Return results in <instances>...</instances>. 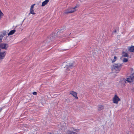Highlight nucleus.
Returning a JSON list of instances; mask_svg holds the SVG:
<instances>
[{"instance_id":"nucleus-9","label":"nucleus","mask_w":134,"mask_h":134,"mask_svg":"<svg viewBox=\"0 0 134 134\" xmlns=\"http://www.w3.org/2000/svg\"><path fill=\"white\" fill-rule=\"evenodd\" d=\"M127 81L129 82H131L134 80V73L130 75V77L127 78Z\"/></svg>"},{"instance_id":"nucleus-8","label":"nucleus","mask_w":134,"mask_h":134,"mask_svg":"<svg viewBox=\"0 0 134 134\" xmlns=\"http://www.w3.org/2000/svg\"><path fill=\"white\" fill-rule=\"evenodd\" d=\"M66 126V124L64 122H62L60 124L58 125V127L60 129H64Z\"/></svg>"},{"instance_id":"nucleus-1","label":"nucleus","mask_w":134,"mask_h":134,"mask_svg":"<svg viewBox=\"0 0 134 134\" xmlns=\"http://www.w3.org/2000/svg\"><path fill=\"white\" fill-rule=\"evenodd\" d=\"M73 66V63L69 61L64 63L62 65V67L67 74L68 73V70Z\"/></svg>"},{"instance_id":"nucleus-7","label":"nucleus","mask_w":134,"mask_h":134,"mask_svg":"<svg viewBox=\"0 0 134 134\" xmlns=\"http://www.w3.org/2000/svg\"><path fill=\"white\" fill-rule=\"evenodd\" d=\"M9 47V45L7 43H1L0 44V47L3 49L6 50Z\"/></svg>"},{"instance_id":"nucleus-26","label":"nucleus","mask_w":134,"mask_h":134,"mask_svg":"<svg viewBox=\"0 0 134 134\" xmlns=\"http://www.w3.org/2000/svg\"><path fill=\"white\" fill-rule=\"evenodd\" d=\"M47 134H52L50 133H48Z\"/></svg>"},{"instance_id":"nucleus-16","label":"nucleus","mask_w":134,"mask_h":134,"mask_svg":"<svg viewBox=\"0 0 134 134\" xmlns=\"http://www.w3.org/2000/svg\"><path fill=\"white\" fill-rule=\"evenodd\" d=\"M66 134H77L76 132L71 131L68 130L67 131Z\"/></svg>"},{"instance_id":"nucleus-2","label":"nucleus","mask_w":134,"mask_h":134,"mask_svg":"<svg viewBox=\"0 0 134 134\" xmlns=\"http://www.w3.org/2000/svg\"><path fill=\"white\" fill-rule=\"evenodd\" d=\"M122 65V64H114L112 67V70L114 72H119L121 69Z\"/></svg>"},{"instance_id":"nucleus-21","label":"nucleus","mask_w":134,"mask_h":134,"mask_svg":"<svg viewBox=\"0 0 134 134\" xmlns=\"http://www.w3.org/2000/svg\"><path fill=\"white\" fill-rule=\"evenodd\" d=\"M3 36L2 35H0V42H1L2 41V39L3 38Z\"/></svg>"},{"instance_id":"nucleus-23","label":"nucleus","mask_w":134,"mask_h":134,"mask_svg":"<svg viewBox=\"0 0 134 134\" xmlns=\"http://www.w3.org/2000/svg\"><path fill=\"white\" fill-rule=\"evenodd\" d=\"M6 34V31H4V32L3 33V36H5Z\"/></svg>"},{"instance_id":"nucleus-22","label":"nucleus","mask_w":134,"mask_h":134,"mask_svg":"<svg viewBox=\"0 0 134 134\" xmlns=\"http://www.w3.org/2000/svg\"><path fill=\"white\" fill-rule=\"evenodd\" d=\"M125 55H123V56H124V57H127L128 56V54L126 53H125Z\"/></svg>"},{"instance_id":"nucleus-13","label":"nucleus","mask_w":134,"mask_h":134,"mask_svg":"<svg viewBox=\"0 0 134 134\" xmlns=\"http://www.w3.org/2000/svg\"><path fill=\"white\" fill-rule=\"evenodd\" d=\"M128 49L129 51L134 52V46H131V47H129Z\"/></svg>"},{"instance_id":"nucleus-10","label":"nucleus","mask_w":134,"mask_h":134,"mask_svg":"<svg viewBox=\"0 0 134 134\" xmlns=\"http://www.w3.org/2000/svg\"><path fill=\"white\" fill-rule=\"evenodd\" d=\"M106 124L109 127H110L113 125V123L111 120H108L107 121Z\"/></svg>"},{"instance_id":"nucleus-17","label":"nucleus","mask_w":134,"mask_h":134,"mask_svg":"<svg viewBox=\"0 0 134 134\" xmlns=\"http://www.w3.org/2000/svg\"><path fill=\"white\" fill-rule=\"evenodd\" d=\"M55 34H54L51 37H50V39L51 40H54V38H55V37L54 36H55Z\"/></svg>"},{"instance_id":"nucleus-4","label":"nucleus","mask_w":134,"mask_h":134,"mask_svg":"<svg viewBox=\"0 0 134 134\" xmlns=\"http://www.w3.org/2000/svg\"><path fill=\"white\" fill-rule=\"evenodd\" d=\"M120 100V99L116 95H115L113 98V102L114 103L117 104L118 102Z\"/></svg>"},{"instance_id":"nucleus-20","label":"nucleus","mask_w":134,"mask_h":134,"mask_svg":"<svg viewBox=\"0 0 134 134\" xmlns=\"http://www.w3.org/2000/svg\"><path fill=\"white\" fill-rule=\"evenodd\" d=\"M127 58H124L123 59V61L124 62H126L127 61Z\"/></svg>"},{"instance_id":"nucleus-6","label":"nucleus","mask_w":134,"mask_h":134,"mask_svg":"<svg viewBox=\"0 0 134 134\" xmlns=\"http://www.w3.org/2000/svg\"><path fill=\"white\" fill-rule=\"evenodd\" d=\"M6 54L5 51L2 52L0 49V60H2L4 58Z\"/></svg>"},{"instance_id":"nucleus-25","label":"nucleus","mask_w":134,"mask_h":134,"mask_svg":"<svg viewBox=\"0 0 134 134\" xmlns=\"http://www.w3.org/2000/svg\"><path fill=\"white\" fill-rule=\"evenodd\" d=\"M41 101V102H42V101H43V100H44V99L43 98H42L41 99H40Z\"/></svg>"},{"instance_id":"nucleus-3","label":"nucleus","mask_w":134,"mask_h":134,"mask_svg":"<svg viewBox=\"0 0 134 134\" xmlns=\"http://www.w3.org/2000/svg\"><path fill=\"white\" fill-rule=\"evenodd\" d=\"M78 7V6L76 5L74 7L69 8L65 11L64 13L65 14H66L70 13H73L77 10L76 8H77Z\"/></svg>"},{"instance_id":"nucleus-19","label":"nucleus","mask_w":134,"mask_h":134,"mask_svg":"<svg viewBox=\"0 0 134 134\" xmlns=\"http://www.w3.org/2000/svg\"><path fill=\"white\" fill-rule=\"evenodd\" d=\"M4 15L3 13L1 12V11H0V17L1 18Z\"/></svg>"},{"instance_id":"nucleus-12","label":"nucleus","mask_w":134,"mask_h":134,"mask_svg":"<svg viewBox=\"0 0 134 134\" xmlns=\"http://www.w3.org/2000/svg\"><path fill=\"white\" fill-rule=\"evenodd\" d=\"M49 0H45L43 2L41 5L42 7H44L47 5L48 3L49 2Z\"/></svg>"},{"instance_id":"nucleus-15","label":"nucleus","mask_w":134,"mask_h":134,"mask_svg":"<svg viewBox=\"0 0 134 134\" xmlns=\"http://www.w3.org/2000/svg\"><path fill=\"white\" fill-rule=\"evenodd\" d=\"M104 109L103 106L102 105H99L98 108V110L99 111H100Z\"/></svg>"},{"instance_id":"nucleus-18","label":"nucleus","mask_w":134,"mask_h":134,"mask_svg":"<svg viewBox=\"0 0 134 134\" xmlns=\"http://www.w3.org/2000/svg\"><path fill=\"white\" fill-rule=\"evenodd\" d=\"M117 57H116L115 56H114L113 60H112V63L114 62L115 61H116V60L117 59Z\"/></svg>"},{"instance_id":"nucleus-14","label":"nucleus","mask_w":134,"mask_h":134,"mask_svg":"<svg viewBox=\"0 0 134 134\" xmlns=\"http://www.w3.org/2000/svg\"><path fill=\"white\" fill-rule=\"evenodd\" d=\"M16 32V30H13L10 31L9 33L8 34V35L9 36L11 35H12Z\"/></svg>"},{"instance_id":"nucleus-11","label":"nucleus","mask_w":134,"mask_h":134,"mask_svg":"<svg viewBox=\"0 0 134 134\" xmlns=\"http://www.w3.org/2000/svg\"><path fill=\"white\" fill-rule=\"evenodd\" d=\"M70 93L76 99H78V98L77 96V93L76 92L71 91L70 92Z\"/></svg>"},{"instance_id":"nucleus-24","label":"nucleus","mask_w":134,"mask_h":134,"mask_svg":"<svg viewBox=\"0 0 134 134\" xmlns=\"http://www.w3.org/2000/svg\"><path fill=\"white\" fill-rule=\"evenodd\" d=\"M33 94L34 95H36L37 94V92H33Z\"/></svg>"},{"instance_id":"nucleus-5","label":"nucleus","mask_w":134,"mask_h":134,"mask_svg":"<svg viewBox=\"0 0 134 134\" xmlns=\"http://www.w3.org/2000/svg\"><path fill=\"white\" fill-rule=\"evenodd\" d=\"M35 5V4H34L31 6L30 9V13L29 14V15L31 14L32 15H35L36 14V13L34 12V7Z\"/></svg>"}]
</instances>
